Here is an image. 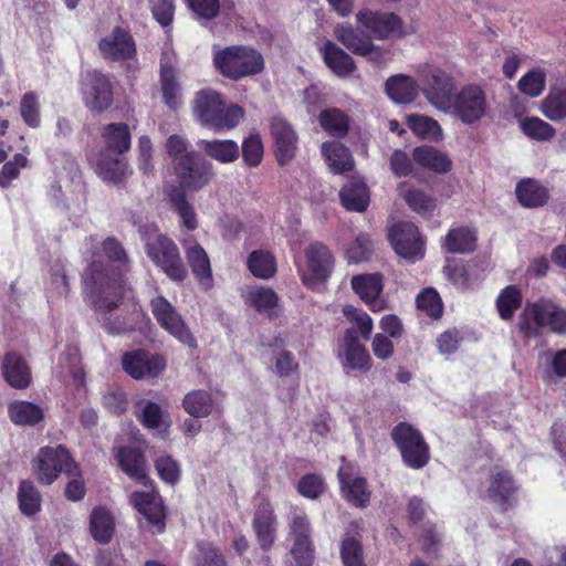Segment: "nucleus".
I'll return each mask as SVG.
<instances>
[{
	"label": "nucleus",
	"mask_w": 566,
	"mask_h": 566,
	"mask_svg": "<svg viewBox=\"0 0 566 566\" xmlns=\"http://www.w3.org/2000/svg\"><path fill=\"white\" fill-rule=\"evenodd\" d=\"M105 255L122 264L117 269L109 262L93 261L84 273V289L87 301L94 311L107 313L118 307L123 297L129 291L124 272L127 271V254L122 244L114 238L103 242Z\"/></svg>",
	"instance_id": "f257e3e1"
},
{
	"label": "nucleus",
	"mask_w": 566,
	"mask_h": 566,
	"mask_svg": "<svg viewBox=\"0 0 566 566\" xmlns=\"http://www.w3.org/2000/svg\"><path fill=\"white\" fill-rule=\"evenodd\" d=\"M516 326L527 339L538 338L544 332L566 335V307L554 297L541 296L525 303Z\"/></svg>",
	"instance_id": "f03ea898"
},
{
	"label": "nucleus",
	"mask_w": 566,
	"mask_h": 566,
	"mask_svg": "<svg viewBox=\"0 0 566 566\" xmlns=\"http://www.w3.org/2000/svg\"><path fill=\"white\" fill-rule=\"evenodd\" d=\"M193 114L199 123L214 130L231 129L243 118V109L238 105L226 107L218 92L203 90L196 94Z\"/></svg>",
	"instance_id": "7ed1b4c3"
},
{
	"label": "nucleus",
	"mask_w": 566,
	"mask_h": 566,
	"mask_svg": "<svg viewBox=\"0 0 566 566\" xmlns=\"http://www.w3.org/2000/svg\"><path fill=\"white\" fill-rule=\"evenodd\" d=\"M213 63L222 75L232 80L259 74L264 69L262 54L253 48L242 45L217 51Z\"/></svg>",
	"instance_id": "20e7f679"
},
{
	"label": "nucleus",
	"mask_w": 566,
	"mask_h": 566,
	"mask_svg": "<svg viewBox=\"0 0 566 566\" xmlns=\"http://www.w3.org/2000/svg\"><path fill=\"white\" fill-rule=\"evenodd\" d=\"M145 249L149 259L172 281H182L187 270L177 244L157 230L149 232L145 239Z\"/></svg>",
	"instance_id": "39448f33"
},
{
	"label": "nucleus",
	"mask_w": 566,
	"mask_h": 566,
	"mask_svg": "<svg viewBox=\"0 0 566 566\" xmlns=\"http://www.w3.org/2000/svg\"><path fill=\"white\" fill-rule=\"evenodd\" d=\"M419 81L427 101L437 109L448 112L455 90L453 77L439 67L426 65L419 72Z\"/></svg>",
	"instance_id": "423d86ee"
},
{
	"label": "nucleus",
	"mask_w": 566,
	"mask_h": 566,
	"mask_svg": "<svg viewBox=\"0 0 566 566\" xmlns=\"http://www.w3.org/2000/svg\"><path fill=\"white\" fill-rule=\"evenodd\" d=\"M391 438L409 468L418 470L428 463L429 447L419 430L411 424L406 422L397 424L391 431Z\"/></svg>",
	"instance_id": "0eeeda50"
},
{
	"label": "nucleus",
	"mask_w": 566,
	"mask_h": 566,
	"mask_svg": "<svg viewBox=\"0 0 566 566\" xmlns=\"http://www.w3.org/2000/svg\"><path fill=\"white\" fill-rule=\"evenodd\" d=\"M150 305L153 315L161 328L185 346L197 347V340L190 328L170 302L159 295L151 300Z\"/></svg>",
	"instance_id": "6e6552de"
},
{
	"label": "nucleus",
	"mask_w": 566,
	"mask_h": 566,
	"mask_svg": "<svg viewBox=\"0 0 566 566\" xmlns=\"http://www.w3.org/2000/svg\"><path fill=\"white\" fill-rule=\"evenodd\" d=\"M75 469V463L63 446L43 447L38 453L35 474L42 484L50 485L61 472L71 475Z\"/></svg>",
	"instance_id": "1a4fd4ad"
},
{
	"label": "nucleus",
	"mask_w": 566,
	"mask_h": 566,
	"mask_svg": "<svg viewBox=\"0 0 566 566\" xmlns=\"http://www.w3.org/2000/svg\"><path fill=\"white\" fill-rule=\"evenodd\" d=\"M450 106L447 113L452 114L464 124H473L485 115L486 96L480 86L468 85L458 94L452 95Z\"/></svg>",
	"instance_id": "9d476101"
},
{
	"label": "nucleus",
	"mask_w": 566,
	"mask_h": 566,
	"mask_svg": "<svg viewBox=\"0 0 566 566\" xmlns=\"http://www.w3.org/2000/svg\"><path fill=\"white\" fill-rule=\"evenodd\" d=\"M357 23L363 33L371 41L387 40L394 35H402V20L392 12L360 10L356 14Z\"/></svg>",
	"instance_id": "9b49d317"
},
{
	"label": "nucleus",
	"mask_w": 566,
	"mask_h": 566,
	"mask_svg": "<svg viewBox=\"0 0 566 566\" xmlns=\"http://www.w3.org/2000/svg\"><path fill=\"white\" fill-rule=\"evenodd\" d=\"M289 537L293 541L291 554L298 566H312L313 547L311 542V526L307 515L293 510L287 516Z\"/></svg>",
	"instance_id": "f8f14e48"
},
{
	"label": "nucleus",
	"mask_w": 566,
	"mask_h": 566,
	"mask_svg": "<svg viewBox=\"0 0 566 566\" xmlns=\"http://www.w3.org/2000/svg\"><path fill=\"white\" fill-rule=\"evenodd\" d=\"M82 95L84 105L88 111L101 114L113 103V86L109 77L93 70L85 74L82 83Z\"/></svg>",
	"instance_id": "ddd939ff"
},
{
	"label": "nucleus",
	"mask_w": 566,
	"mask_h": 566,
	"mask_svg": "<svg viewBox=\"0 0 566 566\" xmlns=\"http://www.w3.org/2000/svg\"><path fill=\"white\" fill-rule=\"evenodd\" d=\"M306 271L302 273V281L308 287L326 281L334 268V256L322 242H313L305 249Z\"/></svg>",
	"instance_id": "4468645a"
},
{
	"label": "nucleus",
	"mask_w": 566,
	"mask_h": 566,
	"mask_svg": "<svg viewBox=\"0 0 566 566\" xmlns=\"http://www.w3.org/2000/svg\"><path fill=\"white\" fill-rule=\"evenodd\" d=\"M391 244L400 256L412 262L422 258L423 242L418 228L411 222H400L389 232Z\"/></svg>",
	"instance_id": "2eb2a0df"
},
{
	"label": "nucleus",
	"mask_w": 566,
	"mask_h": 566,
	"mask_svg": "<svg viewBox=\"0 0 566 566\" xmlns=\"http://www.w3.org/2000/svg\"><path fill=\"white\" fill-rule=\"evenodd\" d=\"M175 171L181 187L195 191L207 186L213 176L212 165L198 154L180 161Z\"/></svg>",
	"instance_id": "dca6fc26"
},
{
	"label": "nucleus",
	"mask_w": 566,
	"mask_h": 566,
	"mask_svg": "<svg viewBox=\"0 0 566 566\" xmlns=\"http://www.w3.org/2000/svg\"><path fill=\"white\" fill-rule=\"evenodd\" d=\"M98 50L105 60L113 62L127 61L136 54L134 39L118 27L99 40Z\"/></svg>",
	"instance_id": "f3484780"
},
{
	"label": "nucleus",
	"mask_w": 566,
	"mask_h": 566,
	"mask_svg": "<svg viewBox=\"0 0 566 566\" xmlns=\"http://www.w3.org/2000/svg\"><path fill=\"white\" fill-rule=\"evenodd\" d=\"M122 363L124 370L135 379L155 378L166 367L163 357L143 350L126 353Z\"/></svg>",
	"instance_id": "a211bd4d"
},
{
	"label": "nucleus",
	"mask_w": 566,
	"mask_h": 566,
	"mask_svg": "<svg viewBox=\"0 0 566 566\" xmlns=\"http://www.w3.org/2000/svg\"><path fill=\"white\" fill-rule=\"evenodd\" d=\"M271 135L274 139L275 155L280 165L290 163L296 153L298 137L291 124L283 117L275 116L270 123Z\"/></svg>",
	"instance_id": "6ab92c4d"
},
{
	"label": "nucleus",
	"mask_w": 566,
	"mask_h": 566,
	"mask_svg": "<svg viewBox=\"0 0 566 566\" xmlns=\"http://www.w3.org/2000/svg\"><path fill=\"white\" fill-rule=\"evenodd\" d=\"M334 35L347 50L356 55L378 61L382 57V51L369 39L363 38L348 23H339L334 28Z\"/></svg>",
	"instance_id": "aec40b11"
},
{
	"label": "nucleus",
	"mask_w": 566,
	"mask_h": 566,
	"mask_svg": "<svg viewBox=\"0 0 566 566\" xmlns=\"http://www.w3.org/2000/svg\"><path fill=\"white\" fill-rule=\"evenodd\" d=\"M334 35L347 50L356 55L378 61L382 57V51L369 39L363 38L348 23H339L334 28Z\"/></svg>",
	"instance_id": "412c9836"
},
{
	"label": "nucleus",
	"mask_w": 566,
	"mask_h": 566,
	"mask_svg": "<svg viewBox=\"0 0 566 566\" xmlns=\"http://www.w3.org/2000/svg\"><path fill=\"white\" fill-rule=\"evenodd\" d=\"M180 242L193 275L205 289H210L212 285V273L206 250L191 237L184 238Z\"/></svg>",
	"instance_id": "4be33fe9"
},
{
	"label": "nucleus",
	"mask_w": 566,
	"mask_h": 566,
	"mask_svg": "<svg viewBox=\"0 0 566 566\" xmlns=\"http://www.w3.org/2000/svg\"><path fill=\"white\" fill-rule=\"evenodd\" d=\"M343 366L350 370L368 371L371 368V358L366 347L359 342L357 331L347 328L343 339Z\"/></svg>",
	"instance_id": "5701e85b"
},
{
	"label": "nucleus",
	"mask_w": 566,
	"mask_h": 566,
	"mask_svg": "<svg viewBox=\"0 0 566 566\" xmlns=\"http://www.w3.org/2000/svg\"><path fill=\"white\" fill-rule=\"evenodd\" d=\"M276 516L270 503H261L253 517L252 527L256 536V541L263 551L272 547L276 532Z\"/></svg>",
	"instance_id": "b1692460"
},
{
	"label": "nucleus",
	"mask_w": 566,
	"mask_h": 566,
	"mask_svg": "<svg viewBox=\"0 0 566 566\" xmlns=\"http://www.w3.org/2000/svg\"><path fill=\"white\" fill-rule=\"evenodd\" d=\"M132 500L151 527L153 533H160L165 528V512L159 497L150 492H135Z\"/></svg>",
	"instance_id": "393cba45"
},
{
	"label": "nucleus",
	"mask_w": 566,
	"mask_h": 566,
	"mask_svg": "<svg viewBox=\"0 0 566 566\" xmlns=\"http://www.w3.org/2000/svg\"><path fill=\"white\" fill-rule=\"evenodd\" d=\"M342 491L349 502L359 507H365L370 499L365 479L356 476L350 465H342L338 470Z\"/></svg>",
	"instance_id": "a878e982"
},
{
	"label": "nucleus",
	"mask_w": 566,
	"mask_h": 566,
	"mask_svg": "<svg viewBox=\"0 0 566 566\" xmlns=\"http://www.w3.org/2000/svg\"><path fill=\"white\" fill-rule=\"evenodd\" d=\"M1 369L6 381L13 388L24 389L31 384L32 377L27 361L14 352L4 355Z\"/></svg>",
	"instance_id": "bb28decb"
},
{
	"label": "nucleus",
	"mask_w": 566,
	"mask_h": 566,
	"mask_svg": "<svg viewBox=\"0 0 566 566\" xmlns=\"http://www.w3.org/2000/svg\"><path fill=\"white\" fill-rule=\"evenodd\" d=\"M321 53L325 64L337 76L347 77L356 69L353 57L329 40L321 48Z\"/></svg>",
	"instance_id": "cd10ccee"
},
{
	"label": "nucleus",
	"mask_w": 566,
	"mask_h": 566,
	"mask_svg": "<svg viewBox=\"0 0 566 566\" xmlns=\"http://www.w3.org/2000/svg\"><path fill=\"white\" fill-rule=\"evenodd\" d=\"M243 297L245 303L255 308L259 313L269 316L277 315L280 308L279 296L272 289L250 286L244 291Z\"/></svg>",
	"instance_id": "c85d7f7f"
},
{
	"label": "nucleus",
	"mask_w": 566,
	"mask_h": 566,
	"mask_svg": "<svg viewBox=\"0 0 566 566\" xmlns=\"http://www.w3.org/2000/svg\"><path fill=\"white\" fill-rule=\"evenodd\" d=\"M321 149L326 164L333 172L344 174L354 168L353 156L349 149L340 142H325Z\"/></svg>",
	"instance_id": "c756f323"
},
{
	"label": "nucleus",
	"mask_w": 566,
	"mask_h": 566,
	"mask_svg": "<svg viewBox=\"0 0 566 566\" xmlns=\"http://www.w3.org/2000/svg\"><path fill=\"white\" fill-rule=\"evenodd\" d=\"M517 486L506 470L495 469L491 473L488 496L495 503L504 505L511 501Z\"/></svg>",
	"instance_id": "7c9ffc66"
},
{
	"label": "nucleus",
	"mask_w": 566,
	"mask_h": 566,
	"mask_svg": "<svg viewBox=\"0 0 566 566\" xmlns=\"http://www.w3.org/2000/svg\"><path fill=\"white\" fill-rule=\"evenodd\" d=\"M197 145L206 156L221 164H230L239 158V145L231 139H201Z\"/></svg>",
	"instance_id": "2f4dec72"
},
{
	"label": "nucleus",
	"mask_w": 566,
	"mask_h": 566,
	"mask_svg": "<svg viewBox=\"0 0 566 566\" xmlns=\"http://www.w3.org/2000/svg\"><path fill=\"white\" fill-rule=\"evenodd\" d=\"M386 93L390 99L398 104L415 101L418 95L417 82L407 75H394L386 81Z\"/></svg>",
	"instance_id": "473e14b6"
},
{
	"label": "nucleus",
	"mask_w": 566,
	"mask_h": 566,
	"mask_svg": "<svg viewBox=\"0 0 566 566\" xmlns=\"http://www.w3.org/2000/svg\"><path fill=\"white\" fill-rule=\"evenodd\" d=\"M343 206L350 211L363 212L369 205V191L360 179H353L339 192Z\"/></svg>",
	"instance_id": "72a5a7b5"
},
{
	"label": "nucleus",
	"mask_w": 566,
	"mask_h": 566,
	"mask_svg": "<svg viewBox=\"0 0 566 566\" xmlns=\"http://www.w3.org/2000/svg\"><path fill=\"white\" fill-rule=\"evenodd\" d=\"M412 160L419 166L438 174L449 171L452 164L446 153L430 146L416 147L412 151Z\"/></svg>",
	"instance_id": "f704fd0d"
},
{
	"label": "nucleus",
	"mask_w": 566,
	"mask_h": 566,
	"mask_svg": "<svg viewBox=\"0 0 566 566\" xmlns=\"http://www.w3.org/2000/svg\"><path fill=\"white\" fill-rule=\"evenodd\" d=\"M120 469L132 479L146 484L147 473L143 452L137 449L124 447L117 452Z\"/></svg>",
	"instance_id": "c9c22d12"
},
{
	"label": "nucleus",
	"mask_w": 566,
	"mask_h": 566,
	"mask_svg": "<svg viewBox=\"0 0 566 566\" xmlns=\"http://www.w3.org/2000/svg\"><path fill=\"white\" fill-rule=\"evenodd\" d=\"M520 203L526 208H538L548 201V191L539 182L526 179L517 184L515 189Z\"/></svg>",
	"instance_id": "e433bc0d"
},
{
	"label": "nucleus",
	"mask_w": 566,
	"mask_h": 566,
	"mask_svg": "<svg viewBox=\"0 0 566 566\" xmlns=\"http://www.w3.org/2000/svg\"><path fill=\"white\" fill-rule=\"evenodd\" d=\"M350 284L353 290L367 304L376 301L384 287L382 275L379 273L355 275Z\"/></svg>",
	"instance_id": "4c0bfd02"
},
{
	"label": "nucleus",
	"mask_w": 566,
	"mask_h": 566,
	"mask_svg": "<svg viewBox=\"0 0 566 566\" xmlns=\"http://www.w3.org/2000/svg\"><path fill=\"white\" fill-rule=\"evenodd\" d=\"M90 530L93 538L101 544L111 541L114 533V518L104 507H95L90 517Z\"/></svg>",
	"instance_id": "58836bf2"
},
{
	"label": "nucleus",
	"mask_w": 566,
	"mask_h": 566,
	"mask_svg": "<svg viewBox=\"0 0 566 566\" xmlns=\"http://www.w3.org/2000/svg\"><path fill=\"white\" fill-rule=\"evenodd\" d=\"M169 200L179 216L181 226L189 231L198 227V218L193 207L187 201L184 190L171 187L168 191Z\"/></svg>",
	"instance_id": "ea45409f"
},
{
	"label": "nucleus",
	"mask_w": 566,
	"mask_h": 566,
	"mask_svg": "<svg viewBox=\"0 0 566 566\" xmlns=\"http://www.w3.org/2000/svg\"><path fill=\"white\" fill-rule=\"evenodd\" d=\"M103 137L105 138L107 151L123 154L130 147V133L128 126L124 123H113L104 127Z\"/></svg>",
	"instance_id": "a19ab883"
},
{
	"label": "nucleus",
	"mask_w": 566,
	"mask_h": 566,
	"mask_svg": "<svg viewBox=\"0 0 566 566\" xmlns=\"http://www.w3.org/2000/svg\"><path fill=\"white\" fill-rule=\"evenodd\" d=\"M213 406L214 402L210 392L202 389L188 392L182 400L185 411L195 418L208 417Z\"/></svg>",
	"instance_id": "79ce46f5"
},
{
	"label": "nucleus",
	"mask_w": 566,
	"mask_h": 566,
	"mask_svg": "<svg viewBox=\"0 0 566 566\" xmlns=\"http://www.w3.org/2000/svg\"><path fill=\"white\" fill-rule=\"evenodd\" d=\"M318 122L322 128L335 137L346 136L349 128L348 116L338 108H326L321 112Z\"/></svg>",
	"instance_id": "37998d69"
},
{
	"label": "nucleus",
	"mask_w": 566,
	"mask_h": 566,
	"mask_svg": "<svg viewBox=\"0 0 566 566\" xmlns=\"http://www.w3.org/2000/svg\"><path fill=\"white\" fill-rule=\"evenodd\" d=\"M127 164L119 157H111L107 153H102L96 170L98 175L106 181L119 182L127 175Z\"/></svg>",
	"instance_id": "c03bdc74"
},
{
	"label": "nucleus",
	"mask_w": 566,
	"mask_h": 566,
	"mask_svg": "<svg viewBox=\"0 0 566 566\" xmlns=\"http://www.w3.org/2000/svg\"><path fill=\"white\" fill-rule=\"evenodd\" d=\"M9 417L15 424L33 426L42 419L43 413L41 408L32 402L15 401L9 406Z\"/></svg>",
	"instance_id": "a18cd8bd"
},
{
	"label": "nucleus",
	"mask_w": 566,
	"mask_h": 566,
	"mask_svg": "<svg viewBox=\"0 0 566 566\" xmlns=\"http://www.w3.org/2000/svg\"><path fill=\"white\" fill-rule=\"evenodd\" d=\"M137 418L148 429L160 430L161 428H167L169 426L165 419L163 410L157 403L153 401L140 400L137 403Z\"/></svg>",
	"instance_id": "49530a36"
},
{
	"label": "nucleus",
	"mask_w": 566,
	"mask_h": 566,
	"mask_svg": "<svg viewBox=\"0 0 566 566\" xmlns=\"http://www.w3.org/2000/svg\"><path fill=\"white\" fill-rule=\"evenodd\" d=\"M542 112L551 120L566 117V90L555 88L542 101Z\"/></svg>",
	"instance_id": "de8ad7c7"
},
{
	"label": "nucleus",
	"mask_w": 566,
	"mask_h": 566,
	"mask_svg": "<svg viewBox=\"0 0 566 566\" xmlns=\"http://www.w3.org/2000/svg\"><path fill=\"white\" fill-rule=\"evenodd\" d=\"M409 128L421 138L439 139L442 129L437 120L426 115H409L407 117Z\"/></svg>",
	"instance_id": "09e8293b"
},
{
	"label": "nucleus",
	"mask_w": 566,
	"mask_h": 566,
	"mask_svg": "<svg viewBox=\"0 0 566 566\" xmlns=\"http://www.w3.org/2000/svg\"><path fill=\"white\" fill-rule=\"evenodd\" d=\"M522 304L521 291L514 286H506L501 291L496 298V307L502 319H511L515 311Z\"/></svg>",
	"instance_id": "8fccbe9b"
},
{
	"label": "nucleus",
	"mask_w": 566,
	"mask_h": 566,
	"mask_svg": "<svg viewBox=\"0 0 566 566\" xmlns=\"http://www.w3.org/2000/svg\"><path fill=\"white\" fill-rule=\"evenodd\" d=\"M475 235L467 228L450 231L446 237V247L451 253H467L475 247Z\"/></svg>",
	"instance_id": "3c124183"
},
{
	"label": "nucleus",
	"mask_w": 566,
	"mask_h": 566,
	"mask_svg": "<svg viewBox=\"0 0 566 566\" xmlns=\"http://www.w3.org/2000/svg\"><path fill=\"white\" fill-rule=\"evenodd\" d=\"M248 266L251 273L260 279H270L276 272L274 258L263 251H254L248 259Z\"/></svg>",
	"instance_id": "603ef678"
},
{
	"label": "nucleus",
	"mask_w": 566,
	"mask_h": 566,
	"mask_svg": "<svg viewBox=\"0 0 566 566\" xmlns=\"http://www.w3.org/2000/svg\"><path fill=\"white\" fill-rule=\"evenodd\" d=\"M20 510L25 515H33L40 511L41 495L32 482L22 481L18 491Z\"/></svg>",
	"instance_id": "864d4df0"
},
{
	"label": "nucleus",
	"mask_w": 566,
	"mask_h": 566,
	"mask_svg": "<svg viewBox=\"0 0 566 566\" xmlns=\"http://www.w3.org/2000/svg\"><path fill=\"white\" fill-rule=\"evenodd\" d=\"M343 314L354 325L352 328L356 329L357 334L359 333L365 340L370 338L374 323L366 312L353 305H346L343 308Z\"/></svg>",
	"instance_id": "5fc2aeb1"
},
{
	"label": "nucleus",
	"mask_w": 566,
	"mask_h": 566,
	"mask_svg": "<svg viewBox=\"0 0 566 566\" xmlns=\"http://www.w3.org/2000/svg\"><path fill=\"white\" fill-rule=\"evenodd\" d=\"M161 90L166 104L176 109L179 104V85L172 67L161 64Z\"/></svg>",
	"instance_id": "6e6d98bb"
},
{
	"label": "nucleus",
	"mask_w": 566,
	"mask_h": 566,
	"mask_svg": "<svg viewBox=\"0 0 566 566\" xmlns=\"http://www.w3.org/2000/svg\"><path fill=\"white\" fill-rule=\"evenodd\" d=\"M340 556L344 566H365L361 545L354 536L347 535L343 538Z\"/></svg>",
	"instance_id": "4d7b16f0"
},
{
	"label": "nucleus",
	"mask_w": 566,
	"mask_h": 566,
	"mask_svg": "<svg viewBox=\"0 0 566 566\" xmlns=\"http://www.w3.org/2000/svg\"><path fill=\"white\" fill-rule=\"evenodd\" d=\"M417 307L432 318H439L443 305L438 292L428 287L417 296Z\"/></svg>",
	"instance_id": "13d9d810"
},
{
	"label": "nucleus",
	"mask_w": 566,
	"mask_h": 566,
	"mask_svg": "<svg viewBox=\"0 0 566 566\" xmlns=\"http://www.w3.org/2000/svg\"><path fill=\"white\" fill-rule=\"evenodd\" d=\"M403 198L408 206L419 214H430L436 209V200L419 189H410Z\"/></svg>",
	"instance_id": "bf43d9fd"
},
{
	"label": "nucleus",
	"mask_w": 566,
	"mask_h": 566,
	"mask_svg": "<svg viewBox=\"0 0 566 566\" xmlns=\"http://www.w3.org/2000/svg\"><path fill=\"white\" fill-rule=\"evenodd\" d=\"M169 157L172 159L174 168H178L180 161L189 159L190 155H196L193 150H188V142L181 135H171L166 143Z\"/></svg>",
	"instance_id": "052dcab7"
},
{
	"label": "nucleus",
	"mask_w": 566,
	"mask_h": 566,
	"mask_svg": "<svg viewBox=\"0 0 566 566\" xmlns=\"http://www.w3.org/2000/svg\"><path fill=\"white\" fill-rule=\"evenodd\" d=\"M546 76L541 70H533L525 74L518 81V88L522 93L536 97L542 94L545 88Z\"/></svg>",
	"instance_id": "680f3d73"
},
{
	"label": "nucleus",
	"mask_w": 566,
	"mask_h": 566,
	"mask_svg": "<svg viewBox=\"0 0 566 566\" xmlns=\"http://www.w3.org/2000/svg\"><path fill=\"white\" fill-rule=\"evenodd\" d=\"M522 130L533 139L546 140L553 137L555 129L548 123L538 117L525 118L522 123Z\"/></svg>",
	"instance_id": "e2e57ef3"
},
{
	"label": "nucleus",
	"mask_w": 566,
	"mask_h": 566,
	"mask_svg": "<svg viewBox=\"0 0 566 566\" xmlns=\"http://www.w3.org/2000/svg\"><path fill=\"white\" fill-rule=\"evenodd\" d=\"M20 113L27 125L38 127L40 125V103L34 93L23 95L20 103Z\"/></svg>",
	"instance_id": "0e129e2a"
},
{
	"label": "nucleus",
	"mask_w": 566,
	"mask_h": 566,
	"mask_svg": "<svg viewBox=\"0 0 566 566\" xmlns=\"http://www.w3.org/2000/svg\"><path fill=\"white\" fill-rule=\"evenodd\" d=\"M28 159L22 154H15L11 160L6 163L0 169V186L2 188L9 187L15 178H18L20 170L27 166Z\"/></svg>",
	"instance_id": "69168bd1"
},
{
	"label": "nucleus",
	"mask_w": 566,
	"mask_h": 566,
	"mask_svg": "<svg viewBox=\"0 0 566 566\" xmlns=\"http://www.w3.org/2000/svg\"><path fill=\"white\" fill-rule=\"evenodd\" d=\"M196 566H226L221 553L210 543H199Z\"/></svg>",
	"instance_id": "338daca9"
},
{
	"label": "nucleus",
	"mask_w": 566,
	"mask_h": 566,
	"mask_svg": "<svg viewBox=\"0 0 566 566\" xmlns=\"http://www.w3.org/2000/svg\"><path fill=\"white\" fill-rule=\"evenodd\" d=\"M159 476L169 484H175L180 476L178 463L169 455H163L155 461Z\"/></svg>",
	"instance_id": "774afa93"
}]
</instances>
